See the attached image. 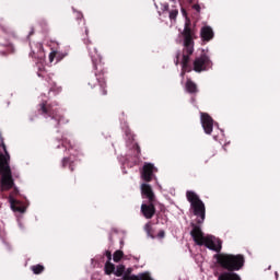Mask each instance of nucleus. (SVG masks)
<instances>
[{
    "mask_svg": "<svg viewBox=\"0 0 280 280\" xmlns=\"http://www.w3.org/2000/svg\"><path fill=\"white\" fill-rule=\"evenodd\" d=\"M184 37V48L182 52V69L187 73H191L194 69L189 65L190 57L194 55V38L196 37V31L191 28V20L186 19L185 27L182 33Z\"/></svg>",
    "mask_w": 280,
    "mask_h": 280,
    "instance_id": "nucleus-1",
    "label": "nucleus"
},
{
    "mask_svg": "<svg viewBox=\"0 0 280 280\" xmlns=\"http://www.w3.org/2000/svg\"><path fill=\"white\" fill-rule=\"evenodd\" d=\"M84 43L88 47L90 58L93 62L95 77L101 89L100 95H108V91L106 90V78H104L106 71L104 70V63H102V55H100V51H97V47L95 46V44L91 43L90 39H84Z\"/></svg>",
    "mask_w": 280,
    "mask_h": 280,
    "instance_id": "nucleus-2",
    "label": "nucleus"
},
{
    "mask_svg": "<svg viewBox=\"0 0 280 280\" xmlns=\"http://www.w3.org/2000/svg\"><path fill=\"white\" fill-rule=\"evenodd\" d=\"M190 226L192 229L190 231V235L197 246H206V248H209V250H214V253H220L222 250V241L218 240L215 243L213 242V236H205L202 229L196 223H191Z\"/></svg>",
    "mask_w": 280,
    "mask_h": 280,
    "instance_id": "nucleus-3",
    "label": "nucleus"
},
{
    "mask_svg": "<svg viewBox=\"0 0 280 280\" xmlns=\"http://www.w3.org/2000/svg\"><path fill=\"white\" fill-rule=\"evenodd\" d=\"M213 258L221 268L230 272H237L238 270H242L244 268V264H246V258H244V255L242 254H215Z\"/></svg>",
    "mask_w": 280,
    "mask_h": 280,
    "instance_id": "nucleus-4",
    "label": "nucleus"
},
{
    "mask_svg": "<svg viewBox=\"0 0 280 280\" xmlns=\"http://www.w3.org/2000/svg\"><path fill=\"white\" fill-rule=\"evenodd\" d=\"M4 154L0 152V172L2 173L1 185L7 191L14 187V179H12V170L10 168V153L2 143Z\"/></svg>",
    "mask_w": 280,
    "mask_h": 280,
    "instance_id": "nucleus-5",
    "label": "nucleus"
},
{
    "mask_svg": "<svg viewBox=\"0 0 280 280\" xmlns=\"http://www.w3.org/2000/svg\"><path fill=\"white\" fill-rule=\"evenodd\" d=\"M186 198L190 203V209L194 215L197 218V224H202L207 215V208L205 207V202L200 200V197L194 190H187Z\"/></svg>",
    "mask_w": 280,
    "mask_h": 280,
    "instance_id": "nucleus-6",
    "label": "nucleus"
},
{
    "mask_svg": "<svg viewBox=\"0 0 280 280\" xmlns=\"http://www.w3.org/2000/svg\"><path fill=\"white\" fill-rule=\"evenodd\" d=\"M38 113L45 117H50V119L55 121V128H60L69 124V119H67L58 108H54V105L47 104L46 101L39 104Z\"/></svg>",
    "mask_w": 280,
    "mask_h": 280,
    "instance_id": "nucleus-7",
    "label": "nucleus"
},
{
    "mask_svg": "<svg viewBox=\"0 0 280 280\" xmlns=\"http://www.w3.org/2000/svg\"><path fill=\"white\" fill-rule=\"evenodd\" d=\"M192 69L196 73H202V71H209L211 67H213V62L211 58L205 51L199 57H196L192 62Z\"/></svg>",
    "mask_w": 280,
    "mask_h": 280,
    "instance_id": "nucleus-8",
    "label": "nucleus"
},
{
    "mask_svg": "<svg viewBox=\"0 0 280 280\" xmlns=\"http://www.w3.org/2000/svg\"><path fill=\"white\" fill-rule=\"evenodd\" d=\"M156 172H159V168L153 163L144 162L140 171V176L144 183H152L156 178Z\"/></svg>",
    "mask_w": 280,
    "mask_h": 280,
    "instance_id": "nucleus-9",
    "label": "nucleus"
},
{
    "mask_svg": "<svg viewBox=\"0 0 280 280\" xmlns=\"http://www.w3.org/2000/svg\"><path fill=\"white\" fill-rule=\"evenodd\" d=\"M143 218L147 220H152L154 215L156 214V207L154 206V202H148V203H142L141 209H140Z\"/></svg>",
    "mask_w": 280,
    "mask_h": 280,
    "instance_id": "nucleus-10",
    "label": "nucleus"
},
{
    "mask_svg": "<svg viewBox=\"0 0 280 280\" xmlns=\"http://www.w3.org/2000/svg\"><path fill=\"white\" fill-rule=\"evenodd\" d=\"M13 32L11 27L0 25V45L2 47H10V36H12Z\"/></svg>",
    "mask_w": 280,
    "mask_h": 280,
    "instance_id": "nucleus-11",
    "label": "nucleus"
},
{
    "mask_svg": "<svg viewBox=\"0 0 280 280\" xmlns=\"http://www.w3.org/2000/svg\"><path fill=\"white\" fill-rule=\"evenodd\" d=\"M142 198H147L149 202H156V195L152 190V186L148 183H143L140 186Z\"/></svg>",
    "mask_w": 280,
    "mask_h": 280,
    "instance_id": "nucleus-12",
    "label": "nucleus"
},
{
    "mask_svg": "<svg viewBox=\"0 0 280 280\" xmlns=\"http://www.w3.org/2000/svg\"><path fill=\"white\" fill-rule=\"evenodd\" d=\"M201 125L206 135L213 132V118L209 114L201 113Z\"/></svg>",
    "mask_w": 280,
    "mask_h": 280,
    "instance_id": "nucleus-13",
    "label": "nucleus"
},
{
    "mask_svg": "<svg viewBox=\"0 0 280 280\" xmlns=\"http://www.w3.org/2000/svg\"><path fill=\"white\" fill-rule=\"evenodd\" d=\"M31 49V58H35L36 60H45V48L43 47V44H34V46H32Z\"/></svg>",
    "mask_w": 280,
    "mask_h": 280,
    "instance_id": "nucleus-14",
    "label": "nucleus"
},
{
    "mask_svg": "<svg viewBox=\"0 0 280 280\" xmlns=\"http://www.w3.org/2000/svg\"><path fill=\"white\" fill-rule=\"evenodd\" d=\"M78 165V160L73 159V156L63 158L61 160V167L66 170V167H69L70 172H74L75 167Z\"/></svg>",
    "mask_w": 280,
    "mask_h": 280,
    "instance_id": "nucleus-15",
    "label": "nucleus"
},
{
    "mask_svg": "<svg viewBox=\"0 0 280 280\" xmlns=\"http://www.w3.org/2000/svg\"><path fill=\"white\" fill-rule=\"evenodd\" d=\"M214 36L213 28L211 26H203L200 30V37L203 43H209Z\"/></svg>",
    "mask_w": 280,
    "mask_h": 280,
    "instance_id": "nucleus-16",
    "label": "nucleus"
},
{
    "mask_svg": "<svg viewBox=\"0 0 280 280\" xmlns=\"http://www.w3.org/2000/svg\"><path fill=\"white\" fill-rule=\"evenodd\" d=\"M9 202H10V205H11L12 211H15V212H18V213H25L26 208H25V206L23 205V202H21V201L14 199V198H12V197L9 199Z\"/></svg>",
    "mask_w": 280,
    "mask_h": 280,
    "instance_id": "nucleus-17",
    "label": "nucleus"
},
{
    "mask_svg": "<svg viewBox=\"0 0 280 280\" xmlns=\"http://www.w3.org/2000/svg\"><path fill=\"white\" fill-rule=\"evenodd\" d=\"M218 280H242V277L235 271H223L219 275Z\"/></svg>",
    "mask_w": 280,
    "mask_h": 280,
    "instance_id": "nucleus-18",
    "label": "nucleus"
},
{
    "mask_svg": "<svg viewBox=\"0 0 280 280\" xmlns=\"http://www.w3.org/2000/svg\"><path fill=\"white\" fill-rule=\"evenodd\" d=\"M185 89L190 95L198 93V85L191 79H187Z\"/></svg>",
    "mask_w": 280,
    "mask_h": 280,
    "instance_id": "nucleus-19",
    "label": "nucleus"
},
{
    "mask_svg": "<svg viewBox=\"0 0 280 280\" xmlns=\"http://www.w3.org/2000/svg\"><path fill=\"white\" fill-rule=\"evenodd\" d=\"M126 280H153L150 272L139 273L138 276L132 275L131 278L126 277Z\"/></svg>",
    "mask_w": 280,
    "mask_h": 280,
    "instance_id": "nucleus-20",
    "label": "nucleus"
},
{
    "mask_svg": "<svg viewBox=\"0 0 280 280\" xmlns=\"http://www.w3.org/2000/svg\"><path fill=\"white\" fill-rule=\"evenodd\" d=\"M61 145L66 148V150H73V148H75V143L71 142V140L67 138L61 140Z\"/></svg>",
    "mask_w": 280,
    "mask_h": 280,
    "instance_id": "nucleus-21",
    "label": "nucleus"
},
{
    "mask_svg": "<svg viewBox=\"0 0 280 280\" xmlns=\"http://www.w3.org/2000/svg\"><path fill=\"white\" fill-rule=\"evenodd\" d=\"M65 56H67V55H61L60 52H58V51H51L50 54H49V62H52L54 61V59L55 58H57V61H60V60H62V58H65Z\"/></svg>",
    "mask_w": 280,
    "mask_h": 280,
    "instance_id": "nucleus-22",
    "label": "nucleus"
},
{
    "mask_svg": "<svg viewBox=\"0 0 280 280\" xmlns=\"http://www.w3.org/2000/svg\"><path fill=\"white\" fill-rule=\"evenodd\" d=\"M31 270L34 272V275H43V272H45V266L34 265L31 267Z\"/></svg>",
    "mask_w": 280,
    "mask_h": 280,
    "instance_id": "nucleus-23",
    "label": "nucleus"
},
{
    "mask_svg": "<svg viewBox=\"0 0 280 280\" xmlns=\"http://www.w3.org/2000/svg\"><path fill=\"white\" fill-rule=\"evenodd\" d=\"M113 272H115V265L110 261H107L105 264V273L106 275H113Z\"/></svg>",
    "mask_w": 280,
    "mask_h": 280,
    "instance_id": "nucleus-24",
    "label": "nucleus"
},
{
    "mask_svg": "<svg viewBox=\"0 0 280 280\" xmlns=\"http://www.w3.org/2000/svg\"><path fill=\"white\" fill-rule=\"evenodd\" d=\"M144 231L147 233V235L149 237H152V240H154V234L153 233V229H152V223L148 222L145 225H144Z\"/></svg>",
    "mask_w": 280,
    "mask_h": 280,
    "instance_id": "nucleus-25",
    "label": "nucleus"
},
{
    "mask_svg": "<svg viewBox=\"0 0 280 280\" xmlns=\"http://www.w3.org/2000/svg\"><path fill=\"white\" fill-rule=\"evenodd\" d=\"M124 272H126V267L124 265L117 266L116 270H114L116 277H122Z\"/></svg>",
    "mask_w": 280,
    "mask_h": 280,
    "instance_id": "nucleus-26",
    "label": "nucleus"
},
{
    "mask_svg": "<svg viewBox=\"0 0 280 280\" xmlns=\"http://www.w3.org/2000/svg\"><path fill=\"white\" fill-rule=\"evenodd\" d=\"M124 258V252L122 250H116L113 256V260L118 264V261H121Z\"/></svg>",
    "mask_w": 280,
    "mask_h": 280,
    "instance_id": "nucleus-27",
    "label": "nucleus"
},
{
    "mask_svg": "<svg viewBox=\"0 0 280 280\" xmlns=\"http://www.w3.org/2000/svg\"><path fill=\"white\" fill-rule=\"evenodd\" d=\"M168 16H170L171 21H176V16H178V9L171 10Z\"/></svg>",
    "mask_w": 280,
    "mask_h": 280,
    "instance_id": "nucleus-28",
    "label": "nucleus"
},
{
    "mask_svg": "<svg viewBox=\"0 0 280 280\" xmlns=\"http://www.w3.org/2000/svg\"><path fill=\"white\" fill-rule=\"evenodd\" d=\"M73 16H74V19H77V21H80V22L84 21V15L80 11H74Z\"/></svg>",
    "mask_w": 280,
    "mask_h": 280,
    "instance_id": "nucleus-29",
    "label": "nucleus"
},
{
    "mask_svg": "<svg viewBox=\"0 0 280 280\" xmlns=\"http://www.w3.org/2000/svg\"><path fill=\"white\" fill-rule=\"evenodd\" d=\"M131 273H132V269L131 268L127 269L122 276V280H126V277H128L129 279L132 278Z\"/></svg>",
    "mask_w": 280,
    "mask_h": 280,
    "instance_id": "nucleus-30",
    "label": "nucleus"
},
{
    "mask_svg": "<svg viewBox=\"0 0 280 280\" xmlns=\"http://www.w3.org/2000/svg\"><path fill=\"white\" fill-rule=\"evenodd\" d=\"M174 62H175L176 67H178V65H180V51H177L176 59Z\"/></svg>",
    "mask_w": 280,
    "mask_h": 280,
    "instance_id": "nucleus-31",
    "label": "nucleus"
},
{
    "mask_svg": "<svg viewBox=\"0 0 280 280\" xmlns=\"http://www.w3.org/2000/svg\"><path fill=\"white\" fill-rule=\"evenodd\" d=\"M158 237L159 240H163L165 237V231L161 230L159 233H158Z\"/></svg>",
    "mask_w": 280,
    "mask_h": 280,
    "instance_id": "nucleus-32",
    "label": "nucleus"
},
{
    "mask_svg": "<svg viewBox=\"0 0 280 280\" xmlns=\"http://www.w3.org/2000/svg\"><path fill=\"white\" fill-rule=\"evenodd\" d=\"M105 255H106L108 261H110V259H113V254H110V252L107 250V252L105 253Z\"/></svg>",
    "mask_w": 280,
    "mask_h": 280,
    "instance_id": "nucleus-33",
    "label": "nucleus"
},
{
    "mask_svg": "<svg viewBox=\"0 0 280 280\" xmlns=\"http://www.w3.org/2000/svg\"><path fill=\"white\" fill-rule=\"evenodd\" d=\"M135 149L138 152V154H141V147H139V144H135Z\"/></svg>",
    "mask_w": 280,
    "mask_h": 280,
    "instance_id": "nucleus-34",
    "label": "nucleus"
},
{
    "mask_svg": "<svg viewBox=\"0 0 280 280\" xmlns=\"http://www.w3.org/2000/svg\"><path fill=\"white\" fill-rule=\"evenodd\" d=\"M38 24H39V25H47V20H39V21H38Z\"/></svg>",
    "mask_w": 280,
    "mask_h": 280,
    "instance_id": "nucleus-35",
    "label": "nucleus"
},
{
    "mask_svg": "<svg viewBox=\"0 0 280 280\" xmlns=\"http://www.w3.org/2000/svg\"><path fill=\"white\" fill-rule=\"evenodd\" d=\"M192 8H194V10H196L197 12H200V4H195Z\"/></svg>",
    "mask_w": 280,
    "mask_h": 280,
    "instance_id": "nucleus-36",
    "label": "nucleus"
},
{
    "mask_svg": "<svg viewBox=\"0 0 280 280\" xmlns=\"http://www.w3.org/2000/svg\"><path fill=\"white\" fill-rule=\"evenodd\" d=\"M185 73H187L186 70L182 68L180 77L185 78Z\"/></svg>",
    "mask_w": 280,
    "mask_h": 280,
    "instance_id": "nucleus-37",
    "label": "nucleus"
},
{
    "mask_svg": "<svg viewBox=\"0 0 280 280\" xmlns=\"http://www.w3.org/2000/svg\"><path fill=\"white\" fill-rule=\"evenodd\" d=\"M125 133H126L127 137H130V129H127V130L125 131Z\"/></svg>",
    "mask_w": 280,
    "mask_h": 280,
    "instance_id": "nucleus-38",
    "label": "nucleus"
},
{
    "mask_svg": "<svg viewBox=\"0 0 280 280\" xmlns=\"http://www.w3.org/2000/svg\"><path fill=\"white\" fill-rule=\"evenodd\" d=\"M164 10H165V11L170 10V4H165V5H164Z\"/></svg>",
    "mask_w": 280,
    "mask_h": 280,
    "instance_id": "nucleus-39",
    "label": "nucleus"
},
{
    "mask_svg": "<svg viewBox=\"0 0 280 280\" xmlns=\"http://www.w3.org/2000/svg\"><path fill=\"white\" fill-rule=\"evenodd\" d=\"M278 278H279V272L276 271V279H278Z\"/></svg>",
    "mask_w": 280,
    "mask_h": 280,
    "instance_id": "nucleus-40",
    "label": "nucleus"
},
{
    "mask_svg": "<svg viewBox=\"0 0 280 280\" xmlns=\"http://www.w3.org/2000/svg\"><path fill=\"white\" fill-rule=\"evenodd\" d=\"M85 34H86V36H89V30H86V28H85Z\"/></svg>",
    "mask_w": 280,
    "mask_h": 280,
    "instance_id": "nucleus-41",
    "label": "nucleus"
},
{
    "mask_svg": "<svg viewBox=\"0 0 280 280\" xmlns=\"http://www.w3.org/2000/svg\"><path fill=\"white\" fill-rule=\"evenodd\" d=\"M31 121H34V118H31Z\"/></svg>",
    "mask_w": 280,
    "mask_h": 280,
    "instance_id": "nucleus-42",
    "label": "nucleus"
}]
</instances>
